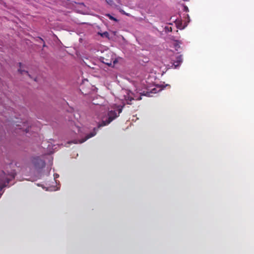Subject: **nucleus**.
<instances>
[{
  "instance_id": "obj_9",
  "label": "nucleus",
  "mask_w": 254,
  "mask_h": 254,
  "mask_svg": "<svg viewBox=\"0 0 254 254\" xmlns=\"http://www.w3.org/2000/svg\"><path fill=\"white\" fill-rule=\"evenodd\" d=\"M130 93L132 94V93L130 91V90H128V97H127L128 101H131L132 100H139V99H141L140 98H138L135 99L134 97H132L130 96Z\"/></svg>"
},
{
  "instance_id": "obj_7",
  "label": "nucleus",
  "mask_w": 254,
  "mask_h": 254,
  "mask_svg": "<svg viewBox=\"0 0 254 254\" xmlns=\"http://www.w3.org/2000/svg\"><path fill=\"white\" fill-rule=\"evenodd\" d=\"M106 1L111 6L118 9V7L120 4V0H106Z\"/></svg>"
},
{
  "instance_id": "obj_14",
  "label": "nucleus",
  "mask_w": 254,
  "mask_h": 254,
  "mask_svg": "<svg viewBox=\"0 0 254 254\" xmlns=\"http://www.w3.org/2000/svg\"><path fill=\"white\" fill-rule=\"evenodd\" d=\"M18 71L21 73L23 74L24 72H25L27 75L30 76V75L28 74V71H25V70H22L21 69H19Z\"/></svg>"
},
{
  "instance_id": "obj_15",
  "label": "nucleus",
  "mask_w": 254,
  "mask_h": 254,
  "mask_svg": "<svg viewBox=\"0 0 254 254\" xmlns=\"http://www.w3.org/2000/svg\"><path fill=\"white\" fill-rule=\"evenodd\" d=\"M165 30L166 31H172V27H165Z\"/></svg>"
},
{
  "instance_id": "obj_13",
  "label": "nucleus",
  "mask_w": 254,
  "mask_h": 254,
  "mask_svg": "<svg viewBox=\"0 0 254 254\" xmlns=\"http://www.w3.org/2000/svg\"><path fill=\"white\" fill-rule=\"evenodd\" d=\"M102 58V59H103V60L102 61V62L104 64H107V65H112V62H111V61H109V62H105V61H104V58Z\"/></svg>"
},
{
  "instance_id": "obj_4",
  "label": "nucleus",
  "mask_w": 254,
  "mask_h": 254,
  "mask_svg": "<svg viewBox=\"0 0 254 254\" xmlns=\"http://www.w3.org/2000/svg\"><path fill=\"white\" fill-rule=\"evenodd\" d=\"M32 162L33 167L38 171L45 166V161L41 159L39 157H34L32 160Z\"/></svg>"
},
{
  "instance_id": "obj_11",
  "label": "nucleus",
  "mask_w": 254,
  "mask_h": 254,
  "mask_svg": "<svg viewBox=\"0 0 254 254\" xmlns=\"http://www.w3.org/2000/svg\"><path fill=\"white\" fill-rule=\"evenodd\" d=\"M99 35H100L102 37H109V33L107 32H104L103 33H98Z\"/></svg>"
},
{
  "instance_id": "obj_18",
  "label": "nucleus",
  "mask_w": 254,
  "mask_h": 254,
  "mask_svg": "<svg viewBox=\"0 0 254 254\" xmlns=\"http://www.w3.org/2000/svg\"><path fill=\"white\" fill-rule=\"evenodd\" d=\"M172 54H173V51H168V55L169 56H172Z\"/></svg>"
},
{
  "instance_id": "obj_23",
  "label": "nucleus",
  "mask_w": 254,
  "mask_h": 254,
  "mask_svg": "<svg viewBox=\"0 0 254 254\" xmlns=\"http://www.w3.org/2000/svg\"><path fill=\"white\" fill-rule=\"evenodd\" d=\"M19 64L20 66H21V63H19Z\"/></svg>"
},
{
  "instance_id": "obj_22",
  "label": "nucleus",
  "mask_w": 254,
  "mask_h": 254,
  "mask_svg": "<svg viewBox=\"0 0 254 254\" xmlns=\"http://www.w3.org/2000/svg\"><path fill=\"white\" fill-rule=\"evenodd\" d=\"M184 1H189V0H183Z\"/></svg>"
},
{
  "instance_id": "obj_1",
  "label": "nucleus",
  "mask_w": 254,
  "mask_h": 254,
  "mask_svg": "<svg viewBox=\"0 0 254 254\" xmlns=\"http://www.w3.org/2000/svg\"><path fill=\"white\" fill-rule=\"evenodd\" d=\"M124 106V105H117L116 104L111 106L110 110L108 112L107 115L101 116L102 123L98 126V128L109 125L122 112Z\"/></svg>"
},
{
  "instance_id": "obj_21",
  "label": "nucleus",
  "mask_w": 254,
  "mask_h": 254,
  "mask_svg": "<svg viewBox=\"0 0 254 254\" xmlns=\"http://www.w3.org/2000/svg\"><path fill=\"white\" fill-rule=\"evenodd\" d=\"M105 16H112L110 13H107L105 15Z\"/></svg>"
},
{
  "instance_id": "obj_12",
  "label": "nucleus",
  "mask_w": 254,
  "mask_h": 254,
  "mask_svg": "<svg viewBox=\"0 0 254 254\" xmlns=\"http://www.w3.org/2000/svg\"><path fill=\"white\" fill-rule=\"evenodd\" d=\"M182 9L184 11H185L186 12L189 11V8L188 7V6H187L186 5H182Z\"/></svg>"
},
{
  "instance_id": "obj_6",
  "label": "nucleus",
  "mask_w": 254,
  "mask_h": 254,
  "mask_svg": "<svg viewBox=\"0 0 254 254\" xmlns=\"http://www.w3.org/2000/svg\"><path fill=\"white\" fill-rule=\"evenodd\" d=\"M96 128L94 127L93 131L90 133V134H88L84 139H82L81 140H74L72 141V142L74 143H82L84 142H85L86 140H87L88 139L95 136L96 134Z\"/></svg>"
},
{
  "instance_id": "obj_8",
  "label": "nucleus",
  "mask_w": 254,
  "mask_h": 254,
  "mask_svg": "<svg viewBox=\"0 0 254 254\" xmlns=\"http://www.w3.org/2000/svg\"><path fill=\"white\" fill-rule=\"evenodd\" d=\"M56 148V145H53L52 144H49L47 147L48 151L50 153H53L54 152V150Z\"/></svg>"
},
{
  "instance_id": "obj_17",
  "label": "nucleus",
  "mask_w": 254,
  "mask_h": 254,
  "mask_svg": "<svg viewBox=\"0 0 254 254\" xmlns=\"http://www.w3.org/2000/svg\"><path fill=\"white\" fill-rule=\"evenodd\" d=\"M0 4L1 5H5V2L3 0H0Z\"/></svg>"
},
{
  "instance_id": "obj_5",
  "label": "nucleus",
  "mask_w": 254,
  "mask_h": 254,
  "mask_svg": "<svg viewBox=\"0 0 254 254\" xmlns=\"http://www.w3.org/2000/svg\"><path fill=\"white\" fill-rule=\"evenodd\" d=\"M172 64L175 68L179 66L183 62L182 56L177 54L171 58Z\"/></svg>"
},
{
  "instance_id": "obj_20",
  "label": "nucleus",
  "mask_w": 254,
  "mask_h": 254,
  "mask_svg": "<svg viewBox=\"0 0 254 254\" xmlns=\"http://www.w3.org/2000/svg\"><path fill=\"white\" fill-rule=\"evenodd\" d=\"M121 12L122 14L127 15V14L124 10H122Z\"/></svg>"
},
{
  "instance_id": "obj_24",
  "label": "nucleus",
  "mask_w": 254,
  "mask_h": 254,
  "mask_svg": "<svg viewBox=\"0 0 254 254\" xmlns=\"http://www.w3.org/2000/svg\"><path fill=\"white\" fill-rule=\"evenodd\" d=\"M2 193H0V197H1Z\"/></svg>"
},
{
  "instance_id": "obj_16",
  "label": "nucleus",
  "mask_w": 254,
  "mask_h": 254,
  "mask_svg": "<svg viewBox=\"0 0 254 254\" xmlns=\"http://www.w3.org/2000/svg\"><path fill=\"white\" fill-rule=\"evenodd\" d=\"M54 179L56 180V179L58 178L59 177V175L58 174H54Z\"/></svg>"
},
{
  "instance_id": "obj_3",
  "label": "nucleus",
  "mask_w": 254,
  "mask_h": 254,
  "mask_svg": "<svg viewBox=\"0 0 254 254\" xmlns=\"http://www.w3.org/2000/svg\"><path fill=\"white\" fill-rule=\"evenodd\" d=\"M76 5L74 6V8L75 10L79 13L82 14H89L88 13V8L86 7L84 3L83 2H80L77 3L75 1H73Z\"/></svg>"
},
{
  "instance_id": "obj_2",
  "label": "nucleus",
  "mask_w": 254,
  "mask_h": 254,
  "mask_svg": "<svg viewBox=\"0 0 254 254\" xmlns=\"http://www.w3.org/2000/svg\"><path fill=\"white\" fill-rule=\"evenodd\" d=\"M16 172L14 170L11 171L7 174L5 172H0V191L5 187H7L10 181L14 179Z\"/></svg>"
},
{
  "instance_id": "obj_19",
  "label": "nucleus",
  "mask_w": 254,
  "mask_h": 254,
  "mask_svg": "<svg viewBox=\"0 0 254 254\" xmlns=\"http://www.w3.org/2000/svg\"><path fill=\"white\" fill-rule=\"evenodd\" d=\"M110 19L112 20H114L115 21H117V19L115 18V17H109Z\"/></svg>"
},
{
  "instance_id": "obj_10",
  "label": "nucleus",
  "mask_w": 254,
  "mask_h": 254,
  "mask_svg": "<svg viewBox=\"0 0 254 254\" xmlns=\"http://www.w3.org/2000/svg\"><path fill=\"white\" fill-rule=\"evenodd\" d=\"M59 189V188H58L56 186H52V187H49L48 188H47L46 189V190H49V191H55V190H58Z\"/></svg>"
}]
</instances>
